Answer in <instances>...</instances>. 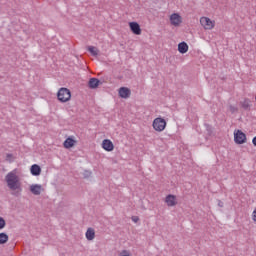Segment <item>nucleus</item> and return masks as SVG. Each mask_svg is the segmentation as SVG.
Wrapping results in <instances>:
<instances>
[{"label":"nucleus","instance_id":"nucleus-8","mask_svg":"<svg viewBox=\"0 0 256 256\" xmlns=\"http://www.w3.org/2000/svg\"><path fill=\"white\" fill-rule=\"evenodd\" d=\"M170 22H171V25H174V27H179V25H181V23H182L181 15H179L177 13H173L170 16Z\"/></svg>","mask_w":256,"mask_h":256},{"label":"nucleus","instance_id":"nucleus-19","mask_svg":"<svg viewBox=\"0 0 256 256\" xmlns=\"http://www.w3.org/2000/svg\"><path fill=\"white\" fill-rule=\"evenodd\" d=\"M242 107L243 109L247 110L251 107V100L249 99H245L243 102H242Z\"/></svg>","mask_w":256,"mask_h":256},{"label":"nucleus","instance_id":"nucleus-21","mask_svg":"<svg viewBox=\"0 0 256 256\" xmlns=\"http://www.w3.org/2000/svg\"><path fill=\"white\" fill-rule=\"evenodd\" d=\"M5 225H7L5 219L3 217H0V230L5 229Z\"/></svg>","mask_w":256,"mask_h":256},{"label":"nucleus","instance_id":"nucleus-7","mask_svg":"<svg viewBox=\"0 0 256 256\" xmlns=\"http://www.w3.org/2000/svg\"><path fill=\"white\" fill-rule=\"evenodd\" d=\"M165 203L168 207H175V205H177V196L173 194L167 195Z\"/></svg>","mask_w":256,"mask_h":256},{"label":"nucleus","instance_id":"nucleus-12","mask_svg":"<svg viewBox=\"0 0 256 256\" xmlns=\"http://www.w3.org/2000/svg\"><path fill=\"white\" fill-rule=\"evenodd\" d=\"M30 173L34 177H39V175H41V166L37 164L32 165L30 168Z\"/></svg>","mask_w":256,"mask_h":256},{"label":"nucleus","instance_id":"nucleus-20","mask_svg":"<svg viewBox=\"0 0 256 256\" xmlns=\"http://www.w3.org/2000/svg\"><path fill=\"white\" fill-rule=\"evenodd\" d=\"M6 161L8 163H13V161H15V156H13L11 153L6 154Z\"/></svg>","mask_w":256,"mask_h":256},{"label":"nucleus","instance_id":"nucleus-2","mask_svg":"<svg viewBox=\"0 0 256 256\" xmlns=\"http://www.w3.org/2000/svg\"><path fill=\"white\" fill-rule=\"evenodd\" d=\"M152 127L154 131L161 133L162 131H165V127H167V121H165L164 118L157 117L153 120Z\"/></svg>","mask_w":256,"mask_h":256},{"label":"nucleus","instance_id":"nucleus-3","mask_svg":"<svg viewBox=\"0 0 256 256\" xmlns=\"http://www.w3.org/2000/svg\"><path fill=\"white\" fill-rule=\"evenodd\" d=\"M58 100L60 103H67L71 100V90L67 88H60L57 93Z\"/></svg>","mask_w":256,"mask_h":256},{"label":"nucleus","instance_id":"nucleus-16","mask_svg":"<svg viewBox=\"0 0 256 256\" xmlns=\"http://www.w3.org/2000/svg\"><path fill=\"white\" fill-rule=\"evenodd\" d=\"M73 145H75V140H73L72 138H67L64 141V147L65 149H71V147H73Z\"/></svg>","mask_w":256,"mask_h":256},{"label":"nucleus","instance_id":"nucleus-5","mask_svg":"<svg viewBox=\"0 0 256 256\" xmlns=\"http://www.w3.org/2000/svg\"><path fill=\"white\" fill-rule=\"evenodd\" d=\"M234 141L237 145H243L247 141V136L241 130L234 132Z\"/></svg>","mask_w":256,"mask_h":256},{"label":"nucleus","instance_id":"nucleus-25","mask_svg":"<svg viewBox=\"0 0 256 256\" xmlns=\"http://www.w3.org/2000/svg\"><path fill=\"white\" fill-rule=\"evenodd\" d=\"M85 177H91V171H85Z\"/></svg>","mask_w":256,"mask_h":256},{"label":"nucleus","instance_id":"nucleus-15","mask_svg":"<svg viewBox=\"0 0 256 256\" xmlns=\"http://www.w3.org/2000/svg\"><path fill=\"white\" fill-rule=\"evenodd\" d=\"M85 235L87 241H93V239H95V229L88 228Z\"/></svg>","mask_w":256,"mask_h":256},{"label":"nucleus","instance_id":"nucleus-9","mask_svg":"<svg viewBox=\"0 0 256 256\" xmlns=\"http://www.w3.org/2000/svg\"><path fill=\"white\" fill-rule=\"evenodd\" d=\"M30 192L32 195H40L43 193V186L41 184H32L30 186Z\"/></svg>","mask_w":256,"mask_h":256},{"label":"nucleus","instance_id":"nucleus-18","mask_svg":"<svg viewBox=\"0 0 256 256\" xmlns=\"http://www.w3.org/2000/svg\"><path fill=\"white\" fill-rule=\"evenodd\" d=\"M88 51L93 55V57H97L99 55V50L95 48V46H89Z\"/></svg>","mask_w":256,"mask_h":256},{"label":"nucleus","instance_id":"nucleus-26","mask_svg":"<svg viewBox=\"0 0 256 256\" xmlns=\"http://www.w3.org/2000/svg\"><path fill=\"white\" fill-rule=\"evenodd\" d=\"M218 205H219V207H223V202L219 201Z\"/></svg>","mask_w":256,"mask_h":256},{"label":"nucleus","instance_id":"nucleus-22","mask_svg":"<svg viewBox=\"0 0 256 256\" xmlns=\"http://www.w3.org/2000/svg\"><path fill=\"white\" fill-rule=\"evenodd\" d=\"M119 256H131V252H129V250H122Z\"/></svg>","mask_w":256,"mask_h":256},{"label":"nucleus","instance_id":"nucleus-6","mask_svg":"<svg viewBox=\"0 0 256 256\" xmlns=\"http://www.w3.org/2000/svg\"><path fill=\"white\" fill-rule=\"evenodd\" d=\"M118 94H119V97H121V99H129L131 97V89L127 87H121L118 90Z\"/></svg>","mask_w":256,"mask_h":256},{"label":"nucleus","instance_id":"nucleus-23","mask_svg":"<svg viewBox=\"0 0 256 256\" xmlns=\"http://www.w3.org/2000/svg\"><path fill=\"white\" fill-rule=\"evenodd\" d=\"M229 110L231 111V113H237V107L235 106L230 105Z\"/></svg>","mask_w":256,"mask_h":256},{"label":"nucleus","instance_id":"nucleus-24","mask_svg":"<svg viewBox=\"0 0 256 256\" xmlns=\"http://www.w3.org/2000/svg\"><path fill=\"white\" fill-rule=\"evenodd\" d=\"M132 221H134V223H137V221H139V217L133 216V217H132Z\"/></svg>","mask_w":256,"mask_h":256},{"label":"nucleus","instance_id":"nucleus-13","mask_svg":"<svg viewBox=\"0 0 256 256\" xmlns=\"http://www.w3.org/2000/svg\"><path fill=\"white\" fill-rule=\"evenodd\" d=\"M101 85V81L97 78H90L88 82V86L90 89H97Z\"/></svg>","mask_w":256,"mask_h":256},{"label":"nucleus","instance_id":"nucleus-10","mask_svg":"<svg viewBox=\"0 0 256 256\" xmlns=\"http://www.w3.org/2000/svg\"><path fill=\"white\" fill-rule=\"evenodd\" d=\"M129 27L134 35H141V26L137 22H130Z\"/></svg>","mask_w":256,"mask_h":256},{"label":"nucleus","instance_id":"nucleus-14","mask_svg":"<svg viewBox=\"0 0 256 256\" xmlns=\"http://www.w3.org/2000/svg\"><path fill=\"white\" fill-rule=\"evenodd\" d=\"M178 51L179 53L185 54L187 51H189V45H187V42H181L178 44Z\"/></svg>","mask_w":256,"mask_h":256},{"label":"nucleus","instance_id":"nucleus-4","mask_svg":"<svg viewBox=\"0 0 256 256\" xmlns=\"http://www.w3.org/2000/svg\"><path fill=\"white\" fill-rule=\"evenodd\" d=\"M200 25L206 30H211L215 27V21H212L209 17H201L200 18Z\"/></svg>","mask_w":256,"mask_h":256},{"label":"nucleus","instance_id":"nucleus-17","mask_svg":"<svg viewBox=\"0 0 256 256\" xmlns=\"http://www.w3.org/2000/svg\"><path fill=\"white\" fill-rule=\"evenodd\" d=\"M7 241H9V235L5 232L0 233V245H5Z\"/></svg>","mask_w":256,"mask_h":256},{"label":"nucleus","instance_id":"nucleus-11","mask_svg":"<svg viewBox=\"0 0 256 256\" xmlns=\"http://www.w3.org/2000/svg\"><path fill=\"white\" fill-rule=\"evenodd\" d=\"M102 148L104 151H113L115 149V146L113 145V142L109 139H105L102 142Z\"/></svg>","mask_w":256,"mask_h":256},{"label":"nucleus","instance_id":"nucleus-1","mask_svg":"<svg viewBox=\"0 0 256 256\" xmlns=\"http://www.w3.org/2000/svg\"><path fill=\"white\" fill-rule=\"evenodd\" d=\"M5 181L10 191H14L12 192V195H14V197H19L21 195V191H23V188H21V182H19L17 170L9 172L5 177Z\"/></svg>","mask_w":256,"mask_h":256}]
</instances>
